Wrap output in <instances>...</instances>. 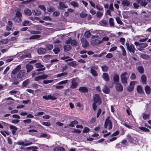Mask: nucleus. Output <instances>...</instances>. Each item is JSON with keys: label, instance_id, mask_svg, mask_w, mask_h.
I'll return each instance as SVG.
<instances>
[{"label": "nucleus", "instance_id": "nucleus-25", "mask_svg": "<svg viewBox=\"0 0 151 151\" xmlns=\"http://www.w3.org/2000/svg\"><path fill=\"white\" fill-rule=\"evenodd\" d=\"M137 70L140 73L143 74L144 73V70L143 66H138Z\"/></svg>", "mask_w": 151, "mask_h": 151}, {"label": "nucleus", "instance_id": "nucleus-26", "mask_svg": "<svg viewBox=\"0 0 151 151\" xmlns=\"http://www.w3.org/2000/svg\"><path fill=\"white\" fill-rule=\"evenodd\" d=\"M109 24L110 27H112L114 26V23L113 18H110L109 19Z\"/></svg>", "mask_w": 151, "mask_h": 151}, {"label": "nucleus", "instance_id": "nucleus-34", "mask_svg": "<svg viewBox=\"0 0 151 151\" xmlns=\"http://www.w3.org/2000/svg\"><path fill=\"white\" fill-rule=\"evenodd\" d=\"M90 71L93 76L95 77H96L98 76V73L94 69H91Z\"/></svg>", "mask_w": 151, "mask_h": 151}, {"label": "nucleus", "instance_id": "nucleus-43", "mask_svg": "<svg viewBox=\"0 0 151 151\" xmlns=\"http://www.w3.org/2000/svg\"><path fill=\"white\" fill-rule=\"evenodd\" d=\"M142 81L143 84H145L146 81V77L145 75H143L141 77Z\"/></svg>", "mask_w": 151, "mask_h": 151}, {"label": "nucleus", "instance_id": "nucleus-51", "mask_svg": "<svg viewBox=\"0 0 151 151\" xmlns=\"http://www.w3.org/2000/svg\"><path fill=\"white\" fill-rule=\"evenodd\" d=\"M29 23V21L27 20H25L22 22V25L24 26L28 25Z\"/></svg>", "mask_w": 151, "mask_h": 151}, {"label": "nucleus", "instance_id": "nucleus-57", "mask_svg": "<svg viewBox=\"0 0 151 151\" xmlns=\"http://www.w3.org/2000/svg\"><path fill=\"white\" fill-rule=\"evenodd\" d=\"M53 80H45L43 81V83L45 84H48L50 83H51L53 82Z\"/></svg>", "mask_w": 151, "mask_h": 151}, {"label": "nucleus", "instance_id": "nucleus-29", "mask_svg": "<svg viewBox=\"0 0 151 151\" xmlns=\"http://www.w3.org/2000/svg\"><path fill=\"white\" fill-rule=\"evenodd\" d=\"M145 91L147 94H149L150 93L151 88L148 86H146L145 88Z\"/></svg>", "mask_w": 151, "mask_h": 151}, {"label": "nucleus", "instance_id": "nucleus-33", "mask_svg": "<svg viewBox=\"0 0 151 151\" xmlns=\"http://www.w3.org/2000/svg\"><path fill=\"white\" fill-rule=\"evenodd\" d=\"M78 44V41L75 40H71V45L72 46H77Z\"/></svg>", "mask_w": 151, "mask_h": 151}, {"label": "nucleus", "instance_id": "nucleus-61", "mask_svg": "<svg viewBox=\"0 0 151 151\" xmlns=\"http://www.w3.org/2000/svg\"><path fill=\"white\" fill-rule=\"evenodd\" d=\"M68 80H65L64 81H61V82H59L58 83V85H61V84H65L66 83Z\"/></svg>", "mask_w": 151, "mask_h": 151}, {"label": "nucleus", "instance_id": "nucleus-55", "mask_svg": "<svg viewBox=\"0 0 151 151\" xmlns=\"http://www.w3.org/2000/svg\"><path fill=\"white\" fill-rule=\"evenodd\" d=\"M139 129H141L144 131L145 132H148L149 130L147 128L145 127H139Z\"/></svg>", "mask_w": 151, "mask_h": 151}, {"label": "nucleus", "instance_id": "nucleus-14", "mask_svg": "<svg viewBox=\"0 0 151 151\" xmlns=\"http://www.w3.org/2000/svg\"><path fill=\"white\" fill-rule=\"evenodd\" d=\"M102 78L106 81H109L110 80L109 75L106 73H103Z\"/></svg>", "mask_w": 151, "mask_h": 151}, {"label": "nucleus", "instance_id": "nucleus-3", "mask_svg": "<svg viewBox=\"0 0 151 151\" xmlns=\"http://www.w3.org/2000/svg\"><path fill=\"white\" fill-rule=\"evenodd\" d=\"M127 74V73L126 72H125L121 75V80L123 84H126L127 82V79L129 78V77H127L126 76Z\"/></svg>", "mask_w": 151, "mask_h": 151}, {"label": "nucleus", "instance_id": "nucleus-4", "mask_svg": "<svg viewBox=\"0 0 151 151\" xmlns=\"http://www.w3.org/2000/svg\"><path fill=\"white\" fill-rule=\"evenodd\" d=\"M109 117H108V118L106 119L105 122L104 124V127L105 128H106L107 127H109V129H111L112 128V123L111 121L109 119Z\"/></svg>", "mask_w": 151, "mask_h": 151}, {"label": "nucleus", "instance_id": "nucleus-44", "mask_svg": "<svg viewBox=\"0 0 151 151\" xmlns=\"http://www.w3.org/2000/svg\"><path fill=\"white\" fill-rule=\"evenodd\" d=\"M91 35V33L89 31L86 32L84 33V36L86 38H88Z\"/></svg>", "mask_w": 151, "mask_h": 151}, {"label": "nucleus", "instance_id": "nucleus-31", "mask_svg": "<svg viewBox=\"0 0 151 151\" xmlns=\"http://www.w3.org/2000/svg\"><path fill=\"white\" fill-rule=\"evenodd\" d=\"M137 3L140 4L142 6H145L147 4V2L145 1H137Z\"/></svg>", "mask_w": 151, "mask_h": 151}, {"label": "nucleus", "instance_id": "nucleus-62", "mask_svg": "<svg viewBox=\"0 0 151 151\" xmlns=\"http://www.w3.org/2000/svg\"><path fill=\"white\" fill-rule=\"evenodd\" d=\"M42 124L43 125H44L46 126H48V127L50 126L51 125L50 123L48 122H42Z\"/></svg>", "mask_w": 151, "mask_h": 151}, {"label": "nucleus", "instance_id": "nucleus-11", "mask_svg": "<svg viewBox=\"0 0 151 151\" xmlns=\"http://www.w3.org/2000/svg\"><path fill=\"white\" fill-rule=\"evenodd\" d=\"M37 52L40 54H45L47 52V50L45 48L40 47L37 50Z\"/></svg>", "mask_w": 151, "mask_h": 151}, {"label": "nucleus", "instance_id": "nucleus-60", "mask_svg": "<svg viewBox=\"0 0 151 151\" xmlns=\"http://www.w3.org/2000/svg\"><path fill=\"white\" fill-rule=\"evenodd\" d=\"M127 136L128 137V139L129 141V142L131 143H133L134 142L133 141V138L129 135H128V136Z\"/></svg>", "mask_w": 151, "mask_h": 151}, {"label": "nucleus", "instance_id": "nucleus-59", "mask_svg": "<svg viewBox=\"0 0 151 151\" xmlns=\"http://www.w3.org/2000/svg\"><path fill=\"white\" fill-rule=\"evenodd\" d=\"M9 125L11 129H13V130H17V128L16 127L11 124Z\"/></svg>", "mask_w": 151, "mask_h": 151}, {"label": "nucleus", "instance_id": "nucleus-58", "mask_svg": "<svg viewBox=\"0 0 151 151\" xmlns=\"http://www.w3.org/2000/svg\"><path fill=\"white\" fill-rule=\"evenodd\" d=\"M31 34H40L41 33L40 31H32L30 32Z\"/></svg>", "mask_w": 151, "mask_h": 151}, {"label": "nucleus", "instance_id": "nucleus-2", "mask_svg": "<svg viewBox=\"0 0 151 151\" xmlns=\"http://www.w3.org/2000/svg\"><path fill=\"white\" fill-rule=\"evenodd\" d=\"M71 82L70 88L74 89L76 88L78 86V83L77 78H73L70 80Z\"/></svg>", "mask_w": 151, "mask_h": 151}, {"label": "nucleus", "instance_id": "nucleus-5", "mask_svg": "<svg viewBox=\"0 0 151 151\" xmlns=\"http://www.w3.org/2000/svg\"><path fill=\"white\" fill-rule=\"evenodd\" d=\"M93 100L94 103H98L99 105L101 104V101L100 96L98 94H95L93 95Z\"/></svg>", "mask_w": 151, "mask_h": 151}, {"label": "nucleus", "instance_id": "nucleus-48", "mask_svg": "<svg viewBox=\"0 0 151 151\" xmlns=\"http://www.w3.org/2000/svg\"><path fill=\"white\" fill-rule=\"evenodd\" d=\"M31 57V55L30 54L28 53V54L23 55L21 56L22 59H24L26 58H29Z\"/></svg>", "mask_w": 151, "mask_h": 151}, {"label": "nucleus", "instance_id": "nucleus-20", "mask_svg": "<svg viewBox=\"0 0 151 151\" xmlns=\"http://www.w3.org/2000/svg\"><path fill=\"white\" fill-rule=\"evenodd\" d=\"M119 76L118 75H115L113 77L114 83L115 84L119 83Z\"/></svg>", "mask_w": 151, "mask_h": 151}, {"label": "nucleus", "instance_id": "nucleus-8", "mask_svg": "<svg viewBox=\"0 0 151 151\" xmlns=\"http://www.w3.org/2000/svg\"><path fill=\"white\" fill-rule=\"evenodd\" d=\"M115 88L116 91L119 92H122L123 89V86L119 83L116 84Z\"/></svg>", "mask_w": 151, "mask_h": 151}, {"label": "nucleus", "instance_id": "nucleus-64", "mask_svg": "<svg viewBox=\"0 0 151 151\" xmlns=\"http://www.w3.org/2000/svg\"><path fill=\"white\" fill-rule=\"evenodd\" d=\"M68 65L72 67H74L76 65V64L74 63V61H73L69 63Z\"/></svg>", "mask_w": 151, "mask_h": 151}, {"label": "nucleus", "instance_id": "nucleus-15", "mask_svg": "<svg viewBox=\"0 0 151 151\" xmlns=\"http://www.w3.org/2000/svg\"><path fill=\"white\" fill-rule=\"evenodd\" d=\"M21 67L20 65L17 66L16 68L12 72V74L15 75L21 69Z\"/></svg>", "mask_w": 151, "mask_h": 151}, {"label": "nucleus", "instance_id": "nucleus-39", "mask_svg": "<svg viewBox=\"0 0 151 151\" xmlns=\"http://www.w3.org/2000/svg\"><path fill=\"white\" fill-rule=\"evenodd\" d=\"M14 20L15 22H20L22 21L21 17H15L14 18Z\"/></svg>", "mask_w": 151, "mask_h": 151}, {"label": "nucleus", "instance_id": "nucleus-63", "mask_svg": "<svg viewBox=\"0 0 151 151\" xmlns=\"http://www.w3.org/2000/svg\"><path fill=\"white\" fill-rule=\"evenodd\" d=\"M23 122L25 124H30L31 122V120L30 119L24 120L23 121Z\"/></svg>", "mask_w": 151, "mask_h": 151}, {"label": "nucleus", "instance_id": "nucleus-17", "mask_svg": "<svg viewBox=\"0 0 151 151\" xmlns=\"http://www.w3.org/2000/svg\"><path fill=\"white\" fill-rule=\"evenodd\" d=\"M147 46V44L145 43H140L139 47L137 48L138 50L139 51H142L143 49L145 48Z\"/></svg>", "mask_w": 151, "mask_h": 151}, {"label": "nucleus", "instance_id": "nucleus-30", "mask_svg": "<svg viewBox=\"0 0 151 151\" xmlns=\"http://www.w3.org/2000/svg\"><path fill=\"white\" fill-rule=\"evenodd\" d=\"M54 151H65V149L63 147H56L53 149Z\"/></svg>", "mask_w": 151, "mask_h": 151}, {"label": "nucleus", "instance_id": "nucleus-41", "mask_svg": "<svg viewBox=\"0 0 151 151\" xmlns=\"http://www.w3.org/2000/svg\"><path fill=\"white\" fill-rule=\"evenodd\" d=\"M60 6V9H62L63 8H67V6L65 5L64 4L63 2H60L59 4Z\"/></svg>", "mask_w": 151, "mask_h": 151}, {"label": "nucleus", "instance_id": "nucleus-22", "mask_svg": "<svg viewBox=\"0 0 151 151\" xmlns=\"http://www.w3.org/2000/svg\"><path fill=\"white\" fill-rule=\"evenodd\" d=\"M71 48V46L70 45H67L64 46V50L65 52H67L70 50Z\"/></svg>", "mask_w": 151, "mask_h": 151}, {"label": "nucleus", "instance_id": "nucleus-53", "mask_svg": "<svg viewBox=\"0 0 151 151\" xmlns=\"http://www.w3.org/2000/svg\"><path fill=\"white\" fill-rule=\"evenodd\" d=\"M70 4L71 5L75 7H78V4L77 3H76V2H75L74 1H73Z\"/></svg>", "mask_w": 151, "mask_h": 151}, {"label": "nucleus", "instance_id": "nucleus-52", "mask_svg": "<svg viewBox=\"0 0 151 151\" xmlns=\"http://www.w3.org/2000/svg\"><path fill=\"white\" fill-rule=\"evenodd\" d=\"M42 28V26L41 25H37L35 27V29L38 30H42L43 29Z\"/></svg>", "mask_w": 151, "mask_h": 151}, {"label": "nucleus", "instance_id": "nucleus-40", "mask_svg": "<svg viewBox=\"0 0 151 151\" xmlns=\"http://www.w3.org/2000/svg\"><path fill=\"white\" fill-rule=\"evenodd\" d=\"M78 123V121L74 120L70 122V124L69 125V126L70 127H74V124H76Z\"/></svg>", "mask_w": 151, "mask_h": 151}, {"label": "nucleus", "instance_id": "nucleus-37", "mask_svg": "<svg viewBox=\"0 0 151 151\" xmlns=\"http://www.w3.org/2000/svg\"><path fill=\"white\" fill-rule=\"evenodd\" d=\"M24 12L25 14L27 16H30L32 14V12L31 10L28 9H27L25 10Z\"/></svg>", "mask_w": 151, "mask_h": 151}, {"label": "nucleus", "instance_id": "nucleus-9", "mask_svg": "<svg viewBox=\"0 0 151 151\" xmlns=\"http://www.w3.org/2000/svg\"><path fill=\"white\" fill-rule=\"evenodd\" d=\"M61 47L60 45H55L54 46V48L53 50V51L56 54H58L60 51V47Z\"/></svg>", "mask_w": 151, "mask_h": 151}, {"label": "nucleus", "instance_id": "nucleus-47", "mask_svg": "<svg viewBox=\"0 0 151 151\" xmlns=\"http://www.w3.org/2000/svg\"><path fill=\"white\" fill-rule=\"evenodd\" d=\"M116 19L117 23L118 24L121 25H122L123 24V23L119 17H116Z\"/></svg>", "mask_w": 151, "mask_h": 151}, {"label": "nucleus", "instance_id": "nucleus-54", "mask_svg": "<svg viewBox=\"0 0 151 151\" xmlns=\"http://www.w3.org/2000/svg\"><path fill=\"white\" fill-rule=\"evenodd\" d=\"M8 39H1V42L4 44H6L8 42Z\"/></svg>", "mask_w": 151, "mask_h": 151}, {"label": "nucleus", "instance_id": "nucleus-23", "mask_svg": "<svg viewBox=\"0 0 151 151\" xmlns=\"http://www.w3.org/2000/svg\"><path fill=\"white\" fill-rule=\"evenodd\" d=\"M103 92L107 94L110 91L109 88L106 86H104L103 90Z\"/></svg>", "mask_w": 151, "mask_h": 151}, {"label": "nucleus", "instance_id": "nucleus-46", "mask_svg": "<svg viewBox=\"0 0 151 151\" xmlns=\"http://www.w3.org/2000/svg\"><path fill=\"white\" fill-rule=\"evenodd\" d=\"M48 11L50 12H52L55 11V9L53 6H50L47 8Z\"/></svg>", "mask_w": 151, "mask_h": 151}, {"label": "nucleus", "instance_id": "nucleus-35", "mask_svg": "<svg viewBox=\"0 0 151 151\" xmlns=\"http://www.w3.org/2000/svg\"><path fill=\"white\" fill-rule=\"evenodd\" d=\"M120 48L122 50L123 55L124 56H126V52L123 46L122 45H121L120 46Z\"/></svg>", "mask_w": 151, "mask_h": 151}, {"label": "nucleus", "instance_id": "nucleus-12", "mask_svg": "<svg viewBox=\"0 0 151 151\" xmlns=\"http://www.w3.org/2000/svg\"><path fill=\"white\" fill-rule=\"evenodd\" d=\"M102 43V41L96 39L92 40L91 41V44L93 45H98Z\"/></svg>", "mask_w": 151, "mask_h": 151}, {"label": "nucleus", "instance_id": "nucleus-36", "mask_svg": "<svg viewBox=\"0 0 151 151\" xmlns=\"http://www.w3.org/2000/svg\"><path fill=\"white\" fill-rule=\"evenodd\" d=\"M41 37V36L39 35H33L31 36L29 38L30 40L34 39H38L40 38Z\"/></svg>", "mask_w": 151, "mask_h": 151}, {"label": "nucleus", "instance_id": "nucleus-56", "mask_svg": "<svg viewBox=\"0 0 151 151\" xmlns=\"http://www.w3.org/2000/svg\"><path fill=\"white\" fill-rule=\"evenodd\" d=\"M103 12H101L98 11L96 13V16L98 17H100L103 15Z\"/></svg>", "mask_w": 151, "mask_h": 151}, {"label": "nucleus", "instance_id": "nucleus-7", "mask_svg": "<svg viewBox=\"0 0 151 151\" xmlns=\"http://www.w3.org/2000/svg\"><path fill=\"white\" fill-rule=\"evenodd\" d=\"M136 83V81H132L130 83L129 86L127 87V90L129 92L132 91L134 88V85Z\"/></svg>", "mask_w": 151, "mask_h": 151}, {"label": "nucleus", "instance_id": "nucleus-45", "mask_svg": "<svg viewBox=\"0 0 151 151\" xmlns=\"http://www.w3.org/2000/svg\"><path fill=\"white\" fill-rule=\"evenodd\" d=\"M137 91L138 93H141L143 92L142 87L140 86H138Z\"/></svg>", "mask_w": 151, "mask_h": 151}, {"label": "nucleus", "instance_id": "nucleus-13", "mask_svg": "<svg viewBox=\"0 0 151 151\" xmlns=\"http://www.w3.org/2000/svg\"><path fill=\"white\" fill-rule=\"evenodd\" d=\"M81 41L82 43V46L83 47L85 48L88 46L89 43L86 39H82Z\"/></svg>", "mask_w": 151, "mask_h": 151}, {"label": "nucleus", "instance_id": "nucleus-24", "mask_svg": "<svg viewBox=\"0 0 151 151\" xmlns=\"http://www.w3.org/2000/svg\"><path fill=\"white\" fill-rule=\"evenodd\" d=\"M101 25L103 26H107V22L105 20L103 19L100 21L99 22Z\"/></svg>", "mask_w": 151, "mask_h": 151}, {"label": "nucleus", "instance_id": "nucleus-38", "mask_svg": "<svg viewBox=\"0 0 151 151\" xmlns=\"http://www.w3.org/2000/svg\"><path fill=\"white\" fill-rule=\"evenodd\" d=\"M30 80L29 79H27L24 81L22 83V86L24 87H26V86L29 83Z\"/></svg>", "mask_w": 151, "mask_h": 151}, {"label": "nucleus", "instance_id": "nucleus-10", "mask_svg": "<svg viewBox=\"0 0 151 151\" xmlns=\"http://www.w3.org/2000/svg\"><path fill=\"white\" fill-rule=\"evenodd\" d=\"M26 71L25 70H20L17 75V78H20L23 77L25 74Z\"/></svg>", "mask_w": 151, "mask_h": 151}, {"label": "nucleus", "instance_id": "nucleus-42", "mask_svg": "<svg viewBox=\"0 0 151 151\" xmlns=\"http://www.w3.org/2000/svg\"><path fill=\"white\" fill-rule=\"evenodd\" d=\"M19 10H16L15 11L16 12V17H22V14L21 12L19 11Z\"/></svg>", "mask_w": 151, "mask_h": 151}, {"label": "nucleus", "instance_id": "nucleus-21", "mask_svg": "<svg viewBox=\"0 0 151 151\" xmlns=\"http://www.w3.org/2000/svg\"><path fill=\"white\" fill-rule=\"evenodd\" d=\"M45 47L46 50H51L53 49V45L52 44H48L45 45Z\"/></svg>", "mask_w": 151, "mask_h": 151}, {"label": "nucleus", "instance_id": "nucleus-32", "mask_svg": "<svg viewBox=\"0 0 151 151\" xmlns=\"http://www.w3.org/2000/svg\"><path fill=\"white\" fill-rule=\"evenodd\" d=\"M122 4L124 6H128L130 4V3L128 1H122Z\"/></svg>", "mask_w": 151, "mask_h": 151}, {"label": "nucleus", "instance_id": "nucleus-1", "mask_svg": "<svg viewBox=\"0 0 151 151\" xmlns=\"http://www.w3.org/2000/svg\"><path fill=\"white\" fill-rule=\"evenodd\" d=\"M126 45L127 47V50L129 52L132 54L134 53L135 50H136V49L133 44H129L128 42H127L126 44Z\"/></svg>", "mask_w": 151, "mask_h": 151}, {"label": "nucleus", "instance_id": "nucleus-49", "mask_svg": "<svg viewBox=\"0 0 151 151\" xmlns=\"http://www.w3.org/2000/svg\"><path fill=\"white\" fill-rule=\"evenodd\" d=\"M68 73L67 72H65L62 73H61L58 74L56 75L57 77H60L62 76H65Z\"/></svg>", "mask_w": 151, "mask_h": 151}, {"label": "nucleus", "instance_id": "nucleus-18", "mask_svg": "<svg viewBox=\"0 0 151 151\" xmlns=\"http://www.w3.org/2000/svg\"><path fill=\"white\" fill-rule=\"evenodd\" d=\"M26 67L27 70V72L29 73L33 69V67L32 65L29 64H26Z\"/></svg>", "mask_w": 151, "mask_h": 151}, {"label": "nucleus", "instance_id": "nucleus-19", "mask_svg": "<svg viewBox=\"0 0 151 151\" xmlns=\"http://www.w3.org/2000/svg\"><path fill=\"white\" fill-rule=\"evenodd\" d=\"M79 91L81 93H86L88 91V89L86 87L82 86L79 88Z\"/></svg>", "mask_w": 151, "mask_h": 151}, {"label": "nucleus", "instance_id": "nucleus-27", "mask_svg": "<svg viewBox=\"0 0 151 151\" xmlns=\"http://www.w3.org/2000/svg\"><path fill=\"white\" fill-rule=\"evenodd\" d=\"M32 13L34 15L38 16L40 15L41 13L40 11L36 10H33L32 11Z\"/></svg>", "mask_w": 151, "mask_h": 151}, {"label": "nucleus", "instance_id": "nucleus-50", "mask_svg": "<svg viewBox=\"0 0 151 151\" xmlns=\"http://www.w3.org/2000/svg\"><path fill=\"white\" fill-rule=\"evenodd\" d=\"M101 68L103 72H107L108 69V67L106 65L102 66Z\"/></svg>", "mask_w": 151, "mask_h": 151}, {"label": "nucleus", "instance_id": "nucleus-28", "mask_svg": "<svg viewBox=\"0 0 151 151\" xmlns=\"http://www.w3.org/2000/svg\"><path fill=\"white\" fill-rule=\"evenodd\" d=\"M40 136L41 137H45L47 139L50 137V135L46 133H41Z\"/></svg>", "mask_w": 151, "mask_h": 151}, {"label": "nucleus", "instance_id": "nucleus-6", "mask_svg": "<svg viewBox=\"0 0 151 151\" xmlns=\"http://www.w3.org/2000/svg\"><path fill=\"white\" fill-rule=\"evenodd\" d=\"M36 66V67L37 68V71H41L45 70V67L42 64L40 63H38L35 64Z\"/></svg>", "mask_w": 151, "mask_h": 151}, {"label": "nucleus", "instance_id": "nucleus-16", "mask_svg": "<svg viewBox=\"0 0 151 151\" xmlns=\"http://www.w3.org/2000/svg\"><path fill=\"white\" fill-rule=\"evenodd\" d=\"M42 98L46 100L51 99L53 100H55L56 99V98L51 95L43 96L42 97Z\"/></svg>", "mask_w": 151, "mask_h": 151}]
</instances>
